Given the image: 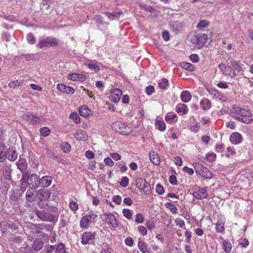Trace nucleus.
<instances>
[{
	"label": "nucleus",
	"instance_id": "obj_1",
	"mask_svg": "<svg viewBox=\"0 0 253 253\" xmlns=\"http://www.w3.org/2000/svg\"><path fill=\"white\" fill-rule=\"evenodd\" d=\"M231 113L232 117L245 124H249L253 120L252 114L249 110L239 107H233Z\"/></svg>",
	"mask_w": 253,
	"mask_h": 253
},
{
	"label": "nucleus",
	"instance_id": "obj_2",
	"mask_svg": "<svg viewBox=\"0 0 253 253\" xmlns=\"http://www.w3.org/2000/svg\"><path fill=\"white\" fill-rule=\"evenodd\" d=\"M57 209L55 207H49L46 211L37 210L36 212L37 216L42 221H56L58 215H55L57 213Z\"/></svg>",
	"mask_w": 253,
	"mask_h": 253
},
{
	"label": "nucleus",
	"instance_id": "obj_3",
	"mask_svg": "<svg viewBox=\"0 0 253 253\" xmlns=\"http://www.w3.org/2000/svg\"><path fill=\"white\" fill-rule=\"evenodd\" d=\"M192 165L198 175H200L203 178L207 179H211L212 177L213 174L211 171L201 164L194 163Z\"/></svg>",
	"mask_w": 253,
	"mask_h": 253
},
{
	"label": "nucleus",
	"instance_id": "obj_4",
	"mask_svg": "<svg viewBox=\"0 0 253 253\" xmlns=\"http://www.w3.org/2000/svg\"><path fill=\"white\" fill-rule=\"evenodd\" d=\"M22 118L32 125H41L45 121V118L43 116H37L31 112L23 114Z\"/></svg>",
	"mask_w": 253,
	"mask_h": 253
},
{
	"label": "nucleus",
	"instance_id": "obj_5",
	"mask_svg": "<svg viewBox=\"0 0 253 253\" xmlns=\"http://www.w3.org/2000/svg\"><path fill=\"white\" fill-rule=\"evenodd\" d=\"M207 39L208 36L206 34H199L191 37L190 40L193 44V46L200 49L204 46Z\"/></svg>",
	"mask_w": 253,
	"mask_h": 253
},
{
	"label": "nucleus",
	"instance_id": "obj_6",
	"mask_svg": "<svg viewBox=\"0 0 253 253\" xmlns=\"http://www.w3.org/2000/svg\"><path fill=\"white\" fill-rule=\"evenodd\" d=\"M38 178L33 184L35 188H47L51 185L53 179L52 177L49 175H45L40 178L38 175Z\"/></svg>",
	"mask_w": 253,
	"mask_h": 253
},
{
	"label": "nucleus",
	"instance_id": "obj_7",
	"mask_svg": "<svg viewBox=\"0 0 253 253\" xmlns=\"http://www.w3.org/2000/svg\"><path fill=\"white\" fill-rule=\"evenodd\" d=\"M113 128L123 135H128L132 132L131 127L120 121L114 123Z\"/></svg>",
	"mask_w": 253,
	"mask_h": 253
},
{
	"label": "nucleus",
	"instance_id": "obj_8",
	"mask_svg": "<svg viewBox=\"0 0 253 253\" xmlns=\"http://www.w3.org/2000/svg\"><path fill=\"white\" fill-rule=\"evenodd\" d=\"M59 41L56 38L52 37H47L39 41L37 46L40 48L44 47L53 46L58 45Z\"/></svg>",
	"mask_w": 253,
	"mask_h": 253
},
{
	"label": "nucleus",
	"instance_id": "obj_9",
	"mask_svg": "<svg viewBox=\"0 0 253 253\" xmlns=\"http://www.w3.org/2000/svg\"><path fill=\"white\" fill-rule=\"evenodd\" d=\"M207 187H199L193 193V196L198 200H203L207 198L209 194L207 190Z\"/></svg>",
	"mask_w": 253,
	"mask_h": 253
},
{
	"label": "nucleus",
	"instance_id": "obj_10",
	"mask_svg": "<svg viewBox=\"0 0 253 253\" xmlns=\"http://www.w3.org/2000/svg\"><path fill=\"white\" fill-rule=\"evenodd\" d=\"M106 222L115 228L118 226V223L115 215L112 213H105L104 214Z\"/></svg>",
	"mask_w": 253,
	"mask_h": 253
},
{
	"label": "nucleus",
	"instance_id": "obj_11",
	"mask_svg": "<svg viewBox=\"0 0 253 253\" xmlns=\"http://www.w3.org/2000/svg\"><path fill=\"white\" fill-rule=\"evenodd\" d=\"M22 178L20 180L21 181V185H29L30 184L29 183V178L31 176H34V180L36 181V180H38V174L36 173H30V171H25L24 172H22Z\"/></svg>",
	"mask_w": 253,
	"mask_h": 253
},
{
	"label": "nucleus",
	"instance_id": "obj_12",
	"mask_svg": "<svg viewBox=\"0 0 253 253\" xmlns=\"http://www.w3.org/2000/svg\"><path fill=\"white\" fill-rule=\"evenodd\" d=\"M95 236L94 232H84L82 236L81 243L83 245H85L94 240Z\"/></svg>",
	"mask_w": 253,
	"mask_h": 253
},
{
	"label": "nucleus",
	"instance_id": "obj_13",
	"mask_svg": "<svg viewBox=\"0 0 253 253\" xmlns=\"http://www.w3.org/2000/svg\"><path fill=\"white\" fill-rule=\"evenodd\" d=\"M57 88L61 92L70 94H73L75 92V90L73 87L66 85L63 84H58Z\"/></svg>",
	"mask_w": 253,
	"mask_h": 253
},
{
	"label": "nucleus",
	"instance_id": "obj_14",
	"mask_svg": "<svg viewBox=\"0 0 253 253\" xmlns=\"http://www.w3.org/2000/svg\"><path fill=\"white\" fill-rule=\"evenodd\" d=\"M122 95V91L119 88H115L111 93L110 99L114 102H118Z\"/></svg>",
	"mask_w": 253,
	"mask_h": 253
},
{
	"label": "nucleus",
	"instance_id": "obj_15",
	"mask_svg": "<svg viewBox=\"0 0 253 253\" xmlns=\"http://www.w3.org/2000/svg\"><path fill=\"white\" fill-rule=\"evenodd\" d=\"M230 140L233 144H238L242 142L243 137L239 132H234L230 135Z\"/></svg>",
	"mask_w": 253,
	"mask_h": 253
},
{
	"label": "nucleus",
	"instance_id": "obj_16",
	"mask_svg": "<svg viewBox=\"0 0 253 253\" xmlns=\"http://www.w3.org/2000/svg\"><path fill=\"white\" fill-rule=\"evenodd\" d=\"M38 192L34 188H29L26 194L27 200L29 202H33L36 200Z\"/></svg>",
	"mask_w": 253,
	"mask_h": 253
},
{
	"label": "nucleus",
	"instance_id": "obj_17",
	"mask_svg": "<svg viewBox=\"0 0 253 253\" xmlns=\"http://www.w3.org/2000/svg\"><path fill=\"white\" fill-rule=\"evenodd\" d=\"M169 27L175 34H177L181 31L182 28V24L178 21L170 22L169 23Z\"/></svg>",
	"mask_w": 253,
	"mask_h": 253
},
{
	"label": "nucleus",
	"instance_id": "obj_18",
	"mask_svg": "<svg viewBox=\"0 0 253 253\" xmlns=\"http://www.w3.org/2000/svg\"><path fill=\"white\" fill-rule=\"evenodd\" d=\"M16 166L21 172L27 171L28 164L25 159L20 158L16 163Z\"/></svg>",
	"mask_w": 253,
	"mask_h": 253
},
{
	"label": "nucleus",
	"instance_id": "obj_19",
	"mask_svg": "<svg viewBox=\"0 0 253 253\" xmlns=\"http://www.w3.org/2000/svg\"><path fill=\"white\" fill-rule=\"evenodd\" d=\"M68 79L72 81H79L84 82L86 79V77L84 74H80L77 73H73L69 74L68 76Z\"/></svg>",
	"mask_w": 253,
	"mask_h": 253
},
{
	"label": "nucleus",
	"instance_id": "obj_20",
	"mask_svg": "<svg viewBox=\"0 0 253 253\" xmlns=\"http://www.w3.org/2000/svg\"><path fill=\"white\" fill-rule=\"evenodd\" d=\"M90 221V217H89V215L87 214L83 216L80 223V227L83 229L88 228L89 227V223Z\"/></svg>",
	"mask_w": 253,
	"mask_h": 253
},
{
	"label": "nucleus",
	"instance_id": "obj_21",
	"mask_svg": "<svg viewBox=\"0 0 253 253\" xmlns=\"http://www.w3.org/2000/svg\"><path fill=\"white\" fill-rule=\"evenodd\" d=\"M7 150L3 142H0V162H3L6 158Z\"/></svg>",
	"mask_w": 253,
	"mask_h": 253
},
{
	"label": "nucleus",
	"instance_id": "obj_22",
	"mask_svg": "<svg viewBox=\"0 0 253 253\" xmlns=\"http://www.w3.org/2000/svg\"><path fill=\"white\" fill-rule=\"evenodd\" d=\"M12 169H11V166L6 165L3 170V175L4 178L7 180H10L11 179V173Z\"/></svg>",
	"mask_w": 253,
	"mask_h": 253
},
{
	"label": "nucleus",
	"instance_id": "obj_23",
	"mask_svg": "<svg viewBox=\"0 0 253 253\" xmlns=\"http://www.w3.org/2000/svg\"><path fill=\"white\" fill-rule=\"evenodd\" d=\"M201 108L204 110H208L212 106L211 101L207 98H204L200 102Z\"/></svg>",
	"mask_w": 253,
	"mask_h": 253
},
{
	"label": "nucleus",
	"instance_id": "obj_24",
	"mask_svg": "<svg viewBox=\"0 0 253 253\" xmlns=\"http://www.w3.org/2000/svg\"><path fill=\"white\" fill-rule=\"evenodd\" d=\"M80 115L84 117H87L90 114V109L86 105H83L79 108Z\"/></svg>",
	"mask_w": 253,
	"mask_h": 253
},
{
	"label": "nucleus",
	"instance_id": "obj_25",
	"mask_svg": "<svg viewBox=\"0 0 253 253\" xmlns=\"http://www.w3.org/2000/svg\"><path fill=\"white\" fill-rule=\"evenodd\" d=\"M43 246V243L41 239H37L34 241L32 248L35 251H39L42 250Z\"/></svg>",
	"mask_w": 253,
	"mask_h": 253
},
{
	"label": "nucleus",
	"instance_id": "obj_26",
	"mask_svg": "<svg viewBox=\"0 0 253 253\" xmlns=\"http://www.w3.org/2000/svg\"><path fill=\"white\" fill-rule=\"evenodd\" d=\"M149 158L151 162L154 165H158L160 163V159L157 154L154 151L151 152L149 153Z\"/></svg>",
	"mask_w": 253,
	"mask_h": 253
},
{
	"label": "nucleus",
	"instance_id": "obj_27",
	"mask_svg": "<svg viewBox=\"0 0 253 253\" xmlns=\"http://www.w3.org/2000/svg\"><path fill=\"white\" fill-rule=\"evenodd\" d=\"M74 137L79 141L84 140L86 138V132L81 129L78 130L74 134Z\"/></svg>",
	"mask_w": 253,
	"mask_h": 253
},
{
	"label": "nucleus",
	"instance_id": "obj_28",
	"mask_svg": "<svg viewBox=\"0 0 253 253\" xmlns=\"http://www.w3.org/2000/svg\"><path fill=\"white\" fill-rule=\"evenodd\" d=\"M243 64L238 61L232 60L231 61V68L235 70L238 73L240 72L242 70Z\"/></svg>",
	"mask_w": 253,
	"mask_h": 253
},
{
	"label": "nucleus",
	"instance_id": "obj_29",
	"mask_svg": "<svg viewBox=\"0 0 253 253\" xmlns=\"http://www.w3.org/2000/svg\"><path fill=\"white\" fill-rule=\"evenodd\" d=\"M192 98L191 93L187 90L182 91L180 94V98L184 102H189Z\"/></svg>",
	"mask_w": 253,
	"mask_h": 253
},
{
	"label": "nucleus",
	"instance_id": "obj_30",
	"mask_svg": "<svg viewBox=\"0 0 253 253\" xmlns=\"http://www.w3.org/2000/svg\"><path fill=\"white\" fill-rule=\"evenodd\" d=\"M18 157V154L15 150L8 149L7 152L6 157L11 161H15Z\"/></svg>",
	"mask_w": 253,
	"mask_h": 253
},
{
	"label": "nucleus",
	"instance_id": "obj_31",
	"mask_svg": "<svg viewBox=\"0 0 253 253\" xmlns=\"http://www.w3.org/2000/svg\"><path fill=\"white\" fill-rule=\"evenodd\" d=\"M122 13V11H119L118 12L114 11L112 13L107 12L105 13V14L110 20H113L116 19H119Z\"/></svg>",
	"mask_w": 253,
	"mask_h": 253
},
{
	"label": "nucleus",
	"instance_id": "obj_32",
	"mask_svg": "<svg viewBox=\"0 0 253 253\" xmlns=\"http://www.w3.org/2000/svg\"><path fill=\"white\" fill-rule=\"evenodd\" d=\"M207 90L213 99H220V93L217 91V90L215 89L211 88L207 89Z\"/></svg>",
	"mask_w": 253,
	"mask_h": 253
},
{
	"label": "nucleus",
	"instance_id": "obj_33",
	"mask_svg": "<svg viewBox=\"0 0 253 253\" xmlns=\"http://www.w3.org/2000/svg\"><path fill=\"white\" fill-rule=\"evenodd\" d=\"M175 110L177 113H182V114H185L188 112V108L184 104H180L176 107Z\"/></svg>",
	"mask_w": 253,
	"mask_h": 253
},
{
	"label": "nucleus",
	"instance_id": "obj_34",
	"mask_svg": "<svg viewBox=\"0 0 253 253\" xmlns=\"http://www.w3.org/2000/svg\"><path fill=\"white\" fill-rule=\"evenodd\" d=\"M36 229H46L47 231L50 232L52 230V227L49 224H38L35 225Z\"/></svg>",
	"mask_w": 253,
	"mask_h": 253
},
{
	"label": "nucleus",
	"instance_id": "obj_35",
	"mask_svg": "<svg viewBox=\"0 0 253 253\" xmlns=\"http://www.w3.org/2000/svg\"><path fill=\"white\" fill-rule=\"evenodd\" d=\"M40 195H41V199L44 201H45L47 199H48L50 196V191L46 189L45 190H40L39 191Z\"/></svg>",
	"mask_w": 253,
	"mask_h": 253
},
{
	"label": "nucleus",
	"instance_id": "obj_36",
	"mask_svg": "<svg viewBox=\"0 0 253 253\" xmlns=\"http://www.w3.org/2000/svg\"><path fill=\"white\" fill-rule=\"evenodd\" d=\"M224 222L221 219L220 220H218L216 224V230L217 232L223 233L224 231Z\"/></svg>",
	"mask_w": 253,
	"mask_h": 253
},
{
	"label": "nucleus",
	"instance_id": "obj_37",
	"mask_svg": "<svg viewBox=\"0 0 253 253\" xmlns=\"http://www.w3.org/2000/svg\"><path fill=\"white\" fill-rule=\"evenodd\" d=\"M180 66L182 68H183L185 70H187L188 71H193L195 70L194 66L190 63L184 62H182L180 64Z\"/></svg>",
	"mask_w": 253,
	"mask_h": 253
},
{
	"label": "nucleus",
	"instance_id": "obj_38",
	"mask_svg": "<svg viewBox=\"0 0 253 253\" xmlns=\"http://www.w3.org/2000/svg\"><path fill=\"white\" fill-rule=\"evenodd\" d=\"M220 70L225 76H228L229 72L230 71L231 67L226 66L224 64H220L218 65Z\"/></svg>",
	"mask_w": 253,
	"mask_h": 253
},
{
	"label": "nucleus",
	"instance_id": "obj_39",
	"mask_svg": "<svg viewBox=\"0 0 253 253\" xmlns=\"http://www.w3.org/2000/svg\"><path fill=\"white\" fill-rule=\"evenodd\" d=\"M156 127L161 131L166 129V125L164 121L156 120L155 121Z\"/></svg>",
	"mask_w": 253,
	"mask_h": 253
},
{
	"label": "nucleus",
	"instance_id": "obj_40",
	"mask_svg": "<svg viewBox=\"0 0 253 253\" xmlns=\"http://www.w3.org/2000/svg\"><path fill=\"white\" fill-rule=\"evenodd\" d=\"M29 164L33 168H37L39 166L38 160L34 156H30L29 159Z\"/></svg>",
	"mask_w": 253,
	"mask_h": 253
},
{
	"label": "nucleus",
	"instance_id": "obj_41",
	"mask_svg": "<svg viewBox=\"0 0 253 253\" xmlns=\"http://www.w3.org/2000/svg\"><path fill=\"white\" fill-rule=\"evenodd\" d=\"M140 189L143 190L146 195H149L151 193L150 185L146 180L145 181V184L143 185V186Z\"/></svg>",
	"mask_w": 253,
	"mask_h": 253
},
{
	"label": "nucleus",
	"instance_id": "obj_42",
	"mask_svg": "<svg viewBox=\"0 0 253 253\" xmlns=\"http://www.w3.org/2000/svg\"><path fill=\"white\" fill-rule=\"evenodd\" d=\"M222 246L225 252L226 253H229L231 250V243L227 241L223 240Z\"/></svg>",
	"mask_w": 253,
	"mask_h": 253
},
{
	"label": "nucleus",
	"instance_id": "obj_43",
	"mask_svg": "<svg viewBox=\"0 0 253 253\" xmlns=\"http://www.w3.org/2000/svg\"><path fill=\"white\" fill-rule=\"evenodd\" d=\"M55 253H66L65 245L63 243H60L57 245Z\"/></svg>",
	"mask_w": 253,
	"mask_h": 253
},
{
	"label": "nucleus",
	"instance_id": "obj_44",
	"mask_svg": "<svg viewBox=\"0 0 253 253\" xmlns=\"http://www.w3.org/2000/svg\"><path fill=\"white\" fill-rule=\"evenodd\" d=\"M122 212L124 216L127 219H131L132 214L133 213V212L132 210L127 209H124L123 210Z\"/></svg>",
	"mask_w": 253,
	"mask_h": 253
},
{
	"label": "nucleus",
	"instance_id": "obj_45",
	"mask_svg": "<svg viewBox=\"0 0 253 253\" xmlns=\"http://www.w3.org/2000/svg\"><path fill=\"white\" fill-rule=\"evenodd\" d=\"M40 132L41 136L46 137L50 134V130L48 127H43L40 128Z\"/></svg>",
	"mask_w": 253,
	"mask_h": 253
},
{
	"label": "nucleus",
	"instance_id": "obj_46",
	"mask_svg": "<svg viewBox=\"0 0 253 253\" xmlns=\"http://www.w3.org/2000/svg\"><path fill=\"white\" fill-rule=\"evenodd\" d=\"M165 206L172 213H176L177 212V209L176 207L171 203L168 202L165 204Z\"/></svg>",
	"mask_w": 253,
	"mask_h": 253
},
{
	"label": "nucleus",
	"instance_id": "obj_47",
	"mask_svg": "<svg viewBox=\"0 0 253 253\" xmlns=\"http://www.w3.org/2000/svg\"><path fill=\"white\" fill-rule=\"evenodd\" d=\"M69 117L76 124H79L81 122L80 118L76 112L71 113Z\"/></svg>",
	"mask_w": 253,
	"mask_h": 253
},
{
	"label": "nucleus",
	"instance_id": "obj_48",
	"mask_svg": "<svg viewBox=\"0 0 253 253\" xmlns=\"http://www.w3.org/2000/svg\"><path fill=\"white\" fill-rule=\"evenodd\" d=\"M22 239L19 236H12L10 237V241L13 244H16L19 245L22 243Z\"/></svg>",
	"mask_w": 253,
	"mask_h": 253
},
{
	"label": "nucleus",
	"instance_id": "obj_49",
	"mask_svg": "<svg viewBox=\"0 0 253 253\" xmlns=\"http://www.w3.org/2000/svg\"><path fill=\"white\" fill-rule=\"evenodd\" d=\"M69 207L71 210L74 211V212L79 209L78 204L77 203V202L73 200H70Z\"/></svg>",
	"mask_w": 253,
	"mask_h": 253
},
{
	"label": "nucleus",
	"instance_id": "obj_50",
	"mask_svg": "<svg viewBox=\"0 0 253 253\" xmlns=\"http://www.w3.org/2000/svg\"><path fill=\"white\" fill-rule=\"evenodd\" d=\"M169 83V81L167 79H163L162 81L159 83V87L163 89L167 88Z\"/></svg>",
	"mask_w": 253,
	"mask_h": 253
},
{
	"label": "nucleus",
	"instance_id": "obj_51",
	"mask_svg": "<svg viewBox=\"0 0 253 253\" xmlns=\"http://www.w3.org/2000/svg\"><path fill=\"white\" fill-rule=\"evenodd\" d=\"M145 180L144 179L142 178H138L135 180V185L136 187L140 189L142 188L143 186V185L145 184Z\"/></svg>",
	"mask_w": 253,
	"mask_h": 253
},
{
	"label": "nucleus",
	"instance_id": "obj_52",
	"mask_svg": "<svg viewBox=\"0 0 253 253\" xmlns=\"http://www.w3.org/2000/svg\"><path fill=\"white\" fill-rule=\"evenodd\" d=\"M216 155L214 153H210L206 155V159L210 162L215 161Z\"/></svg>",
	"mask_w": 253,
	"mask_h": 253
},
{
	"label": "nucleus",
	"instance_id": "obj_53",
	"mask_svg": "<svg viewBox=\"0 0 253 253\" xmlns=\"http://www.w3.org/2000/svg\"><path fill=\"white\" fill-rule=\"evenodd\" d=\"M138 247L141 252H147V246L142 241L138 242Z\"/></svg>",
	"mask_w": 253,
	"mask_h": 253
},
{
	"label": "nucleus",
	"instance_id": "obj_54",
	"mask_svg": "<svg viewBox=\"0 0 253 253\" xmlns=\"http://www.w3.org/2000/svg\"><path fill=\"white\" fill-rule=\"evenodd\" d=\"M129 179L126 176H123L120 182V185L123 187H126L128 184Z\"/></svg>",
	"mask_w": 253,
	"mask_h": 253
},
{
	"label": "nucleus",
	"instance_id": "obj_55",
	"mask_svg": "<svg viewBox=\"0 0 253 253\" xmlns=\"http://www.w3.org/2000/svg\"><path fill=\"white\" fill-rule=\"evenodd\" d=\"M135 222L136 223H142L144 222V217L141 213H137L136 214Z\"/></svg>",
	"mask_w": 253,
	"mask_h": 253
},
{
	"label": "nucleus",
	"instance_id": "obj_56",
	"mask_svg": "<svg viewBox=\"0 0 253 253\" xmlns=\"http://www.w3.org/2000/svg\"><path fill=\"white\" fill-rule=\"evenodd\" d=\"M209 24V23L205 20H201L197 24V27L198 28H200V29H201V28H206L207 27Z\"/></svg>",
	"mask_w": 253,
	"mask_h": 253
},
{
	"label": "nucleus",
	"instance_id": "obj_57",
	"mask_svg": "<svg viewBox=\"0 0 253 253\" xmlns=\"http://www.w3.org/2000/svg\"><path fill=\"white\" fill-rule=\"evenodd\" d=\"M61 148L65 153L68 152L71 150V146L68 142H64L61 144Z\"/></svg>",
	"mask_w": 253,
	"mask_h": 253
},
{
	"label": "nucleus",
	"instance_id": "obj_58",
	"mask_svg": "<svg viewBox=\"0 0 253 253\" xmlns=\"http://www.w3.org/2000/svg\"><path fill=\"white\" fill-rule=\"evenodd\" d=\"M27 40L28 43L31 44H34L36 42L34 35L31 33L27 34Z\"/></svg>",
	"mask_w": 253,
	"mask_h": 253
},
{
	"label": "nucleus",
	"instance_id": "obj_59",
	"mask_svg": "<svg viewBox=\"0 0 253 253\" xmlns=\"http://www.w3.org/2000/svg\"><path fill=\"white\" fill-rule=\"evenodd\" d=\"M21 84V81L16 80L12 81L8 84V86L11 88H15L17 86H20Z\"/></svg>",
	"mask_w": 253,
	"mask_h": 253
},
{
	"label": "nucleus",
	"instance_id": "obj_60",
	"mask_svg": "<svg viewBox=\"0 0 253 253\" xmlns=\"http://www.w3.org/2000/svg\"><path fill=\"white\" fill-rule=\"evenodd\" d=\"M11 37V35L9 33L3 32L2 33L1 40L4 41H6L8 42L9 41L10 38Z\"/></svg>",
	"mask_w": 253,
	"mask_h": 253
},
{
	"label": "nucleus",
	"instance_id": "obj_61",
	"mask_svg": "<svg viewBox=\"0 0 253 253\" xmlns=\"http://www.w3.org/2000/svg\"><path fill=\"white\" fill-rule=\"evenodd\" d=\"M176 117V114H168L165 117V120L167 122H171Z\"/></svg>",
	"mask_w": 253,
	"mask_h": 253
},
{
	"label": "nucleus",
	"instance_id": "obj_62",
	"mask_svg": "<svg viewBox=\"0 0 253 253\" xmlns=\"http://www.w3.org/2000/svg\"><path fill=\"white\" fill-rule=\"evenodd\" d=\"M200 124L199 123H193L190 126V130L193 132H197L200 128Z\"/></svg>",
	"mask_w": 253,
	"mask_h": 253
},
{
	"label": "nucleus",
	"instance_id": "obj_63",
	"mask_svg": "<svg viewBox=\"0 0 253 253\" xmlns=\"http://www.w3.org/2000/svg\"><path fill=\"white\" fill-rule=\"evenodd\" d=\"M175 223L176 225L179 226L181 228L184 227L185 226L184 221L180 218H176L175 220Z\"/></svg>",
	"mask_w": 253,
	"mask_h": 253
},
{
	"label": "nucleus",
	"instance_id": "obj_64",
	"mask_svg": "<svg viewBox=\"0 0 253 253\" xmlns=\"http://www.w3.org/2000/svg\"><path fill=\"white\" fill-rule=\"evenodd\" d=\"M104 162L105 164L108 166L112 167L114 165V162L112 160V159L109 157H106L105 158Z\"/></svg>",
	"mask_w": 253,
	"mask_h": 253
}]
</instances>
